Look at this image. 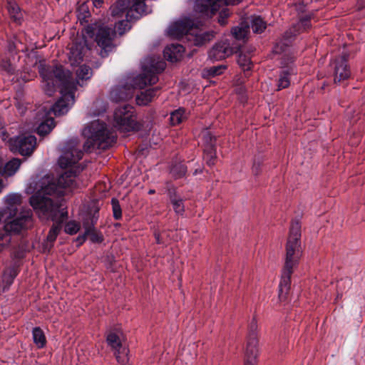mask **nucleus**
Returning <instances> with one entry per match:
<instances>
[{
	"label": "nucleus",
	"mask_w": 365,
	"mask_h": 365,
	"mask_svg": "<svg viewBox=\"0 0 365 365\" xmlns=\"http://www.w3.org/2000/svg\"><path fill=\"white\" fill-rule=\"evenodd\" d=\"M85 43H73L68 53V61L71 66H78L76 71V80L73 81L71 73L64 70L61 66H48L40 63L39 73L42 78V87L48 96H52L56 87H61V98L52 106L51 110L55 115L66 113L71 106L73 105L74 94L77 85L83 86V82L89 80L92 76L91 68L86 65H81L86 50Z\"/></svg>",
	"instance_id": "1"
},
{
	"label": "nucleus",
	"mask_w": 365,
	"mask_h": 365,
	"mask_svg": "<svg viewBox=\"0 0 365 365\" xmlns=\"http://www.w3.org/2000/svg\"><path fill=\"white\" fill-rule=\"evenodd\" d=\"M82 169L75 167L74 169L66 171L57 180L53 176L46 175L42 178L38 186V191L31 197L30 204L41 219L56 220L59 215L63 218L67 212L60 210L62 206L61 200H54L55 195L63 196L65 188L76 187V177Z\"/></svg>",
	"instance_id": "2"
},
{
	"label": "nucleus",
	"mask_w": 365,
	"mask_h": 365,
	"mask_svg": "<svg viewBox=\"0 0 365 365\" xmlns=\"http://www.w3.org/2000/svg\"><path fill=\"white\" fill-rule=\"evenodd\" d=\"M300 225L295 222L292 224L290 235L286 245V255L282 270L281 280L279 285V297L283 299L290 287L291 276L298 267L302 250L300 242Z\"/></svg>",
	"instance_id": "3"
},
{
	"label": "nucleus",
	"mask_w": 365,
	"mask_h": 365,
	"mask_svg": "<svg viewBox=\"0 0 365 365\" xmlns=\"http://www.w3.org/2000/svg\"><path fill=\"white\" fill-rule=\"evenodd\" d=\"M164 68L165 62L163 61H158L155 64L151 62L149 65L145 62L143 65V73L134 78L133 83L130 86L125 85L113 88L110 93V99L113 101L118 102L132 98L134 88H142L148 84H155L158 81L157 73Z\"/></svg>",
	"instance_id": "4"
},
{
	"label": "nucleus",
	"mask_w": 365,
	"mask_h": 365,
	"mask_svg": "<svg viewBox=\"0 0 365 365\" xmlns=\"http://www.w3.org/2000/svg\"><path fill=\"white\" fill-rule=\"evenodd\" d=\"M167 34L171 38L178 39L185 36L186 38L195 46H201L213 37L212 34L200 31L197 25L187 17L172 23L168 28Z\"/></svg>",
	"instance_id": "5"
},
{
	"label": "nucleus",
	"mask_w": 365,
	"mask_h": 365,
	"mask_svg": "<svg viewBox=\"0 0 365 365\" xmlns=\"http://www.w3.org/2000/svg\"><path fill=\"white\" fill-rule=\"evenodd\" d=\"M83 135L87 138L84 149H107L115 140V135L107 128L106 125L99 120H93L83 130Z\"/></svg>",
	"instance_id": "6"
},
{
	"label": "nucleus",
	"mask_w": 365,
	"mask_h": 365,
	"mask_svg": "<svg viewBox=\"0 0 365 365\" xmlns=\"http://www.w3.org/2000/svg\"><path fill=\"white\" fill-rule=\"evenodd\" d=\"M106 343L113 351L118 363L125 365L129 361V350L123 332L120 330L109 331L106 335Z\"/></svg>",
	"instance_id": "7"
},
{
	"label": "nucleus",
	"mask_w": 365,
	"mask_h": 365,
	"mask_svg": "<svg viewBox=\"0 0 365 365\" xmlns=\"http://www.w3.org/2000/svg\"><path fill=\"white\" fill-rule=\"evenodd\" d=\"M83 34L85 37L93 38L96 36L95 40L98 45L107 51L112 48L115 31L113 28L106 26L88 25L83 31Z\"/></svg>",
	"instance_id": "8"
},
{
	"label": "nucleus",
	"mask_w": 365,
	"mask_h": 365,
	"mask_svg": "<svg viewBox=\"0 0 365 365\" xmlns=\"http://www.w3.org/2000/svg\"><path fill=\"white\" fill-rule=\"evenodd\" d=\"M12 217L7 220L4 225V231L0 233V250L7 245L10 242L11 233H18L26 227V223L31 221V210H27L24 214L15 217Z\"/></svg>",
	"instance_id": "9"
},
{
	"label": "nucleus",
	"mask_w": 365,
	"mask_h": 365,
	"mask_svg": "<svg viewBox=\"0 0 365 365\" xmlns=\"http://www.w3.org/2000/svg\"><path fill=\"white\" fill-rule=\"evenodd\" d=\"M114 125L118 130L128 132L138 128L134 109L129 105H124L115 110L113 115Z\"/></svg>",
	"instance_id": "10"
},
{
	"label": "nucleus",
	"mask_w": 365,
	"mask_h": 365,
	"mask_svg": "<svg viewBox=\"0 0 365 365\" xmlns=\"http://www.w3.org/2000/svg\"><path fill=\"white\" fill-rule=\"evenodd\" d=\"M242 0H197L196 11L203 19L211 18L223 5L238 4Z\"/></svg>",
	"instance_id": "11"
},
{
	"label": "nucleus",
	"mask_w": 365,
	"mask_h": 365,
	"mask_svg": "<svg viewBox=\"0 0 365 365\" xmlns=\"http://www.w3.org/2000/svg\"><path fill=\"white\" fill-rule=\"evenodd\" d=\"M10 149L22 155H30L36 146V138L33 135H21L8 140Z\"/></svg>",
	"instance_id": "12"
},
{
	"label": "nucleus",
	"mask_w": 365,
	"mask_h": 365,
	"mask_svg": "<svg viewBox=\"0 0 365 365\" xmlns=\"http://www.w3.org/2000/svg\"><path fill=\"white\" fill-rule=\"evenodd\" d=\"M80 147V145L74 143V141H71L67 145L58 161L61 168H71L82 158L83 153L81 150Z\"/></svg>",
	"instance_id": "13"
},
{
	"label": "nucleus",
	"mask_w": 365,
	"mask_h": 365,
	"mask_svg": "<svg viewBox=\"0 0 365 365\" xmlns=\"http://www.w3.org/2000/svg\"><path fill=\"white\" fill-rule=\"evenodd\" d=\"M21 201V195L16 193L9 194L4 197L5 207L0 210V222L5 225L7 220L16 215Z\"/></svg>",
	"instance_id": "14"
},
{
	"label": "nucleus",
	"mask_w": 365,
	"mask_h": 365,
	"mask_svg": "<svg viewBox=\"0 0 365 365\" xmlns=\"http://www.w3.org/2000/svg\"><path fill=\"white\" fill-rule=\"evenodd\" d=\"M235 52V48L227 40L217 43L209 51L208 57L211 61H221L231 56Z\"/></svg>",
	"instance_id": "15"
},
{
	"label": "nucleus",
	"mask_w": 365,
	"mask_h": 365,
	"mask_svg": "<svg viewBox=\"0 0 365 365\" xmlns=\"http://www.w3.org/2000/svg\"><path fill=\"white\" fill-rule=\"evenodd\" d=\"M351 72L347 65V60L345 56L340 57L335 61L334 67V82L340 83L349 78Z\"/></svg>",
	"instance_id": "16"
},
{
	"label": "nucleus",
	"mask_w": 365,
	"mask_h": 365,
	"mask_svg": "<svg viewBox=\"0 0 365 365\" xmlns=\"http://www.w3.org/2000/svg\"><path fill=\"white\" fill-rule=\"evenodd\" d=\"M293 61H294V57L290 56L288 58L289 62H287V63L284 62V61L282 62V64L283 65L284 68L281 71L280 75H279V78L278 85H277L278 90L286 88L289 86V84H290L289 76L291 74H294L295 71L292 67L287 68V66L289 63L293 62Z\"/></svg>",
	"instance_id": "17"
},
{
	"label": "nucleus",
	"mask_w": 365,
	"mask_h": 365,
	"mask_svg": "<svg viewBox=\"0 0 365 365\" xmlns=\"http://www.w3.org/2000/svg\"><path fill=\"white\" fill-rule=\"evenodd\" d=\"M183 53L184 47L180 44H172L167 46L163 51L165 58L170 62H176L180 60Z\"/></svg>",
	"instance_id": "18"
},
{
	"label": "nucleus",
	"mask_w": 365,
	"mask_h": 365,
	"mask_svg": "<svg viewBox=\"0 0 365 365\" xmlns=\"http://www.w3.org/2000/svg\"><path fill=\"white\" fill-rule=\"evenodd\" d=\"M21 161L18 158H13L6 164L0 159V175L11 176L19 169Z\"/></svg>",
	"instance_id": "19"
},
{
	"label": "nucleus",
	"mask_w": 365,
	"mask_h": 365,
	"mask_svg": "<svg viewBox=\"0 0 365 365\" xmlns=\"http://www.w3.org/2000/svg\"><path fill=\"white\" fill-rule=\"evenodd\" d=\"M258 354L259 350L256 348V342L252 339L250 346H246L245 365H257Z\"/></svg>",
	"instance_id": "20"
},
{
	"label": "nucleus",
	"mask_w": 365,
	"mask_h": 365,
	"mask_svg": "<svg viewBox=\"0 0 365 365\" xmlns=\"http://www.w3.org/2000/svg\"><path fill=\"white\" fill-rule=\"evenodd\" d=\"M133 12H135L138 15L140 16L146 14L148 13L145 0H135L131 8L127 13V18L130 17V19H138V16H135Z\"/></svg>",
	"instance_id": "21"
},
{
	"label": "nucleus",
	"mask_w": 365,
	"mask_h": 365,
	"mask_svg": "<svg viewBox=\"0 0 365 365\" xmlns=\"http://www.w3.org/2000/svg\"><path fill=\"white\" fill-rule=\"evenodd\" d=\"M168 195L175 213L182 215L185 211L182 200L176 195L174 189L168 190Z\"/></svg>",
	"instance_id": "22"
},
{
	"label": "nucleus",
	"mask_w": 365,
	"mask_h": 365,
	"mask_svg": "<svg viewBox=\"0 0 365 365\" xmlns=\"http://www.w3.org/2000/svg\"><path fill=\"white\" fill-rule=\"evenodd\" d=\"M156 91L155 88H150L140 92V93L136 96L137 104L139 106H147L155 96Z\"/></svg>",
	"instance_id": "23"
},
{
	"label": "nucleus",
	"mask_w": 365,
	"mask_h": 365,
	"mask_svg": "<svg viewBox=\"0 0 365 365\" xmlns=\"http://www.w3.org/2000/svg\"><path fill=\"white\" fill-rule=\"evenodd\" d=\"M250 31V26L247 23L242 22L239 26L232 29V36L238 40L244 39L247 37Z\"/></svg>",
	"instance_id": "24"
},
{
	"label": "nucleus",
	"mask_w": 365,
	"mask_h": 365,
	"mask_svg": "<svg viewBox=\"0 0 365 365\" xmlns=\"http://www.w3.org/2000/svg\"><path fill=\"white\" fill-rule=\"evenodd\" d=\"M55 127L54 120L51 118L46 119L43 122L41 123L37 127V133L40 135H44L49 133Z\"/></svg>",
	"instance_id": "25"
},
{
	"label": "nucleus",
	"mask_w": 365,
	"mask_h": 365,
	"mask_svg": "<svg viewBox=\"0 0 365 365\" xmlns=\"http://www.w3.org/2000/svg\"><path fill=\"white\" fill-rule=\"evenodd\" d=\"M297 26L298 30H295L294 32L287 31L286 36H287V46L291 43L292 38L297 35V32H299L300 30H305L310 26V21L309 18L302 19L297 24Z\"/></svg>",
	"instance_id": "26"
},
{
	"label": "nucleus",
	"mask_w": 365,
	"mask_h": 365,
	"mask_svg": "<svg viewBox=\"0 0 365 365\" xmlns=\"http://www.w3.org/2000/svg\"><path fill=\"white\" fill-rule=\"evenodd\" d=\"M8 11L11 19L14 21L19 23L23 17L22 13L19 6L13 1H9L8 3Z\"/></svg>",
	"instance_id": "27"
},
{
	"label": "nucleus",
	"mask_w": 365,
	"mask_h": 365,
	"mask_svg": "<svg viewBox=\"0 0 365 365\" xmlns=\"http://www.w3.org/2000/svg\"><path fill=\"white\" fill-rule=\"evenodd\" d=\"M33 339L38 348H43L46 345V337L43 331L39 327L34 328L32 331Z\"/></svg>",
	"instance_id": "28"
},
{
	"label": "nucleus",
	"mask_w": 365,
	"mask_h": 365,
	"mask_svg": "<svg viewBox=\"0 0 365 365\" xmlns=\"http://www.w3.org/2000/svg\"><path fill=\"white\" fill-rule=\"evenodd\" d=\"M257 324L255 318H253L250 324L249 335L247 338V342L246 346H250V343L252 339H254L256 342V348H258V338H257Z\"/></svg>",
	"instance_id": "29"
},
{
	"label": "nucleus",
	"mask_w": 365,
	"mask_h": 365,
	"mask_svg": "<svg viewBox=\"0 0 365 365\" xmlns=\"http://www.w3.org/2000/svg\"><path fill=\"white\" fill-rule=\"evenodd\" d=\"M266 22L259 16H252L251 27L255 33H262L266 29Z\"/></svg>",
	"instance_id": "30"
},
{
	"label": "nucleus",
	"mask_w": 365,
	"mask_h": 365,
	"mask_svg": "<svg viewBox=\"0 0 365 365\" xmlns=\"http://www.w3.org/2000/svg\"><path fill=\"white\" fill-rule=\"evenodd\" d=\"M186 172L187 168L182 163H179L173 165L170 169V173L175 178H180L183 177Z\"/></svg>",
	"instance_id": "31"
},
{
	"label": "nucleus",
	"mask_w": 365,
	"mask_h": 365,
	"mask_svg": "<svg viewBox=\"0 0 365 365\" xmlns=\"http://www.w3.org/2000/svg\"><path fill=\"white\" fill-rule=\"evenodd\" d=\"M186 118L185 110L179 108L170 114V123L173 125H176L180 123Z\"/></svg>",
	"instance_id": "32"
},
{
	"label": "nucleus",
	"mask_w": 365,
	"mask_h": 365,
	"mask_svg": "<svg viewBox=\"0 0 365 365\" xmlns=\"http://www.w3.org/2000/svg\"><path fill=\"white\" fill-rule=\"evenodd\" d=\"M61 222L59 223L53 225L52 226V227L51 228V230L48 234L47 238H46L47 243L51 244L50 247H51L52 244L56 240L57 236L58 235V234L61 231Z\"/></svg>",
	"instance_id": "33"
},
{
	"label": "nucleus",
	"mask_w": 365,
	"mask_h": 365,
	"mask_svg": "<svg viewBox=\"0 0 365 365\" xmlns=\"http://www.w3.org/2000/svg\"><path fill=\"white\" fill-rule=\"evenodd\" d=\"M237 63L244 71L251 69L252 62L248 55L240 53L237 57Z\"/></svg>",
	"instance_id": "34"
},
{
	"label": "nucleus",
	"mask_w": 365,
	"mask_h": 365,
	"mask_svg": "<svg viewBox=\"0 0 365 365\" xmlns=\"http://www.w3.org/2000/svg\"><path fill=\"white\" fill-rule=\"evenodd\" d=\"M214 146H210L209 148H205L204 158L207 162V164L210 166H212L215 164V159L217 158L215 150L213 148Z\"/></svg>",
	"instance_id": "35"
},
{
	"label": "nucleus",
	"mask_w": 365,
	"mask_h": 365,
	"mask_svg": "<svg viewBox=\"0 0 365 365\" xmlns=\"http://www.w3.org/2000/svg\"><path fill=\"white\" fill-rule=\"evenodd\" d=\"M127 8L125 0H118L111 7V14L114 16H118Z\"/></svg>",
	"instance_id": "36"
},
{
	"label": "nucleus",
	"mask_w": 365,
	"mask_h": 365,
	"mask_svg": "<svg viewBox=\"0 0 365 365\" xmlns=\"http://www.w3.org/2000/svg\"><path fill=\"white\" fill-rule=\"evenodd\" d=\"M226 69V66L223 65L212 66L205 70V75L209 76H215L222 74Z\"/></svg>",
	"instance_id": "37"
},
{
	"label": "nucleus",
	"mask_w": 365,
	"mask_h": 365,
	"mask_svg": "<svg viewBox=\"0 0 365 365\" xmlns=\"http://www.w3.org/2000/svg\"><path fill=\"white\" fill-rule=\"evenodd\" d=\"M113 217L115 220H119L122 217L121 207L119 202L116 199H112L111 200Z\"/></svg>",
	"instance_id": "38"
},
{
	"label": "nucleus",
	"mask_w": 365,
	"mask_h": 365,
	"mask_svg": "<svg viewBox=\"0 0 365 365\" xmlns=\"http://www.w3.org/2000/svg\"><path fill=\"white\" fill-rule=\"evenodd\" d=\"M80 229V225L75 221L68 222L65 226V232L69 235H74Z\"/></svg>",
	"instance_id": "39"
},
{
	"label": "nucleus",
	"mask_w": 365,
	"mask_h": 365,
	"mask_svg": "<svg viewBox=\"0 0 365 365\" xmlns=\"http://www.w3.org/2000/svg\"><path fill=\"white\" fill-rule=\"evenodd\" d=\"M202 138L203 141L207 143V147L214 146L213 142L215 141V137L210 133V131L205 130L202 133Z\"/></svg>",
	"instance_id": "40"
},
{
	"label": "nucleus",
	"mask_w": 365,
	"mask_h": 365,
	"mask_svg": "<svg viewBox=\"0 0 365 365\" xmlns=\"http://www.w3.org/2000/svg\"><path fill=\"white\" fill-rule=\"evenodd\" d=\"M94 106L98 110H95L93 115H100L101 113L106 111V103L101 100H97L94 103Z\"/></svg>",
	"instance_id": "41"
},
{
	"label": "nucleus",
	"mask_w": 365,
	"mask_h": 365,
	"mask_svg": "<svg viewBox=\"0 0 365 365\" xmlns=\"http://www.w3.org/2000/svg\"><path fill=\"white\" fill-rule=\"evenodd\" d=\"M262 160L257 158L255 159L252 167V172L253 175H258L262 171Z\"/></svg>",
	"instance_id": "42"
},
{
	"label": "nucleus",
	"mask_w": 365,
	"mask_h": 365,
	"mask_svg": "<svg viewBox=\"0 0 365 365\" xmlns=\"http://www.w3.org/2000/svg\"><path fill=\"white\" fill-rule=\"evenodd\" d=\"M223 14H225V16H229L230 12L227 9H222V11L220 12V16L218 19V22L221 25H225L226 24V19L223 18Z\"/></svg>",
	"instance_id": "43"
},
{
	"label": "nucleus",
	"mask_w": 365,
	"mask_h": 365,
	"mask_svg": "<svg viewBox=\"0 0 365 365\" xmlns=\"http://www.w3.org/2000/svg\"><path fill=\"white\" fill-rule=\"evenodd\" d=\"M1 66L7 73H11L14 71L11 64L7 61H3L1 63Z\"/></svg>",
	"instance_id": "44"
},
{
	"label": "nucleus",
	"mask_w": 365,
	"mask_h": 365,
	"mask_svg": "<svg viewBox=\"0 0 365 365\" xmlns=\"http://www.w3.org/2000/svg\"><path fill=\"white\" fill-rule=\"evenodd\" d=\"M90 231H91V227L87 228L84 235H79L76 238V241L78 242V245H81L86 241V235H88L90 234Z\"/></svg>",
	"instance_id": "45"
},
{
	"label": "nucleus",
	"mask_w": 365,
	"mask_h": 365,
	"mask_svg": "<svg viewBox=\"0 0 365 365\" xmlns=\"http://www.w3.org/2000/svg\"><path fill=\"white\" fill-rule=\"evenodd\" d=\"M89 235H91V239L93 242H101L102 240V237L93 232L91 228Z\"/></svg>",
	"instance_id": "46"
},
{
	"label": "nucleus",
	"mask_w": 365,
	"mask_h": 365,
	"mask_svg": "<svg viewBox=\"0 0 365 365\" xmlns=\"http://www.w3.org/2000/svg\"><path fill=\"white\" fill-rule=\"evenodd\" d=\"M121 26H128V23L125 21H120L118 22V30L119 31V34L120 35H122L125 31V29L123 28V29H121Z\"/></svg>",
	"instance_id": "47"
},
{
	"label": "nucleus",
	"mask_w": 365,
	"mask_h": 365,
	"mask_svg": "<svg viewBox=\"0 0 365 365\" xmlns=\"http://www.w3.org/2000/svg\"><path fill=\"white\" fill-rule=\"evenodd\" d=\"M15 276H16V274H14L13 275H11L9 277V279H7V275H6V274H4V281L6 279L8 285H10L12 283L13 279L15 277Z\"/></svg>",
	"instance_id": "48"
},
{
	"label": "nucleus",
	"mask_w": 365,
	"mask_h": 365,
	"mask_svg": "<svg viewBox=\"0 0 365 365\" xmlns=\"http://www.w3.org/2000/svg\"><path fill=\"white\" fill-rule=\"evenodd\" d=\"M94 6L96 8H99L102 6L103 3V0H91Z\"/></svg>",
	"instance_id": "49"
},
{
	"label": "nucleus",
	"mask_w": 365,
	"mask_h": 365,
	"mask_svg": "<svg viewBox=\"0 0 365 365\" xmlns=\"http://www.w3.org/2000/svg\"><path fill=\"white\" fill-rule=\"evenodd\" d=\"M155 238L156 242H157L158 244H161V243H163V241H162V240L160 239V234H158V233H156V232H155Z\"/></svg>",
	"instance_id": "50"
},
{
	"label": "nucleus",
	"mask_w": 365,
	"mask_h": 365,
	"mask_svg": "<svg viewBox=\"0 0 365 365\" xmlns=\"http://www.w3.org/2000/svg\"><path fill=\"white\" fill-rule=\"evenodd\" d=\"M359 8H364L365 7V2L364 3V1L363 0H359Z\"/></svg>",
	"instance_id": "51"
},
{
	"label": "nucleus",
	"mask_w": 365,
	"mask_h": 365,
	"mask_svg": "<svg viewBox=\"0 0 365 365\" xmlns=\"http://www.w3.org/2000/svg\"><path fill=\"white\" fill-rule=\"evenodd\" d=\"M17 108L19 110V111L21 113H23L24 111V108L21 107L19 104H18L17 106Z\"/></svg>",
	"instance_id": "52"
},
{
	"label": "nucleus",
	"mask_w": 365,
	"mask_h": 365,
	"mask_svg": "<svg viewBox=\"0 0 365 365\" xmlns=\"http://www.w3.org/2000/svg\"><path fill=\"white\" fill-rule=\"evenodd\" d=\"M282 43L279 42L277 44V46H276V51L278 52V49L280 48L281 50H282V46H281Z\"/></svg>",
	"instance_id": "53"
},
{
	"label": "nucleus",
	"mask_w": 365,
	"mask_h": 365,
	"mask_svg": "<svg viewBox=\"0 0 365 365\" xmlns=\"http://www.w3.org/2000/svg\"><path fill=\"white\" fill-rule=\"evenodd\" d=\"M7 138H8V135L4 132H2V138H3V140H6Z\"/></svg>",
	"instance_id": "54"
},
{
	"label": "nucleus",
	"mask_w": 365,
	"mask_h": 365,
	"mask_svg": "<svg viewBox=\"0 0 365 365\" xmlns=\"http://www.w3.org/2000/svg\"><path fill=\"white\" fill-rule=\"evenodd\" d=\"M3 188H4V184H3L2 180L0 179V192L2 191Z\"/></svg>",
	"instance_id": "55"
},
{
	"label": "nucleus",
	"mask_w": 365,
	"mask_h": 365,
	"mask_svg": "<svg viewBox=\"0 0 365 365\" xmlns=\"http://www.w3.org/2000/svg\"><path fill=\"white\" fill-rule=\"evenodd\" d=\"M153 193H155V190H150L148 191V194H150V195L153 194Z\"/></svg>",
	"instance_id": "56"
},
{
	"label": "nucleus",
	"mask_w": 365,
	"mask_h": 365,
	"mask_svg": "<svg viewBox=\"0 0 365 365\" xmlns=\"http://www.w3.org/2000/svg\"><path fill=\"white\" fill-rule=\"evenodd\" d=\"M223 18L227 19L228 16H225V14H223Z\"/></svg>",
	"instance_id": "57"
}]
</instances>
